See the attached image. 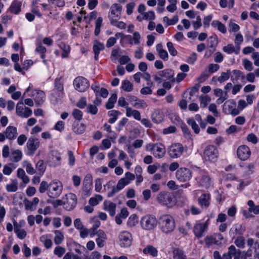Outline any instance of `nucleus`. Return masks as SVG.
I'll return each instance as SVG.
<instances>
[{
    "label": "nucleus",
    "instance_id": "f257e3e1",
    "mask_svg": "<svg viewBox=\"0 0 259 259\" xmlns=\"http://www.w3.org/2000/svg\"><path fill=\"white\" fill-rule=\"evenodd\" d=\"M64 95L63 82L61 78H57L54 81V88L50 95V101L54 105H56L61 102Z\"/></svg>",
    "mask_w": 259,
    "mask_h": 259
},
{
    "label": "nucleus",
    "instance_id": "f03ea898",
    "mask_svg": "<svg viewBox=\"0 0 259 259\" xmlns=\"http://www.w3.org/2000/svg\"><path fill=\"white\" fill-rule=\"evenodd\" d=\"M62 190V183L58 180H53L50 183L49 190L47 191V195L50 198L55 199L60 196Z\"/></svg>",
    "mask_w": 259,
    "mask_h": 259
},
{
    "label": "nucleus",
    "instance_id": "7ed1b4c3",
    "mask_svg": "<svg viewBox=\"0 0 259 259\" xmlns=\"http://www.w3.org/2000/svg\"><path fill=\"white\" fill-rule=\"evenodd\" d=\"M157 200L158 203L163 205L170 207L176 203V199L173 196L168 192H161L157 196Z\"/></svg>",
    "mask_w": 259,
    "mask_h": 259
},
{
    "label": "nucleus",
    "instance_id": "20e7f679",
    "mask_svg": "<svg viewBox=\"0 0 259 259\" xmlns=\"http://www.w3.org/2000/svg\"><path fill=\"white\" fill-rule=\"evenodd\" d=\"M73 85L77 91L84 92L89 88L90 83L87 78L82 76H78L74 79Z\"/></svg>",
    "mask_w": 259,
    "mask_h": 259
},
{
    "label": "nucleus",
    "instance_id": "39448f33",
    "mask_svg": "<svg viewBox=\"0 0 259 259\" xmlns=\"http://www.w3.org/2000/svg\"><path fill=\"white\" fill-rule=\"evenodd\" d=\"M64 208L68 211L73 210L77 204V197L72 193H68L63 198Z\"/></svg>",
    "mask_w": 259,
    "mask_h": 259
},
{
    "label": "nucleus",
    "instance_id": "423d86ee",
    "mask_svg": "<svg viewBox=\"0 0 259 259\" xmlns=\"http://www.w3.org/2000/svg\"><path fill=\"white\" fill-rule=\"evenodd\" d=\"M184 147L180 143H176L171 145L168 149L169 156L172 158L180 157L183 154Z\"/></svg>",
    "mask_w": 259,
    "mask_h": 259
},
{
    "label": "nucleus",
    "instance_id": "0eeeda50",
    "mask_svg": "<svg viewBox=\"0 0 259 259\" xmlns=\"http://www.w3.org/2000/svg\"><path fill=\"white\" fill-rule=\"evenodd\" d=\"M223 111L227 114L233 115H237L240 113L239 109L236 108V102L233 100H229L224 103Z\"/></svg>",
    "mask_w": 259,
    "mask_h": 259
},
{
    "label": "nucleus",
    "instance_id": "6e6552de",
    "mask_svg": "<svg viewBox=\"0 0 259 259\" xmlns=\"http://www.w3.org/2000/svg\"><path fill=\"white\" fill-rule=\"evenodd\" d=\"M203 155L205 160L212 161L218 157V151L214 146L208 145L205 148Z\"/></svg>",
    "mask_w": 259,
    "mask_h": 259
},
{
    "label": "nucleus",
    "instance_id": "1a4fd4ad",
    "mask_svg": "<svg viewBox=\"0 0 259 259\" xmlns=\"http://www.w3.org/2000/svg\"><path fill=\"white\" fill-rule=\"evenodd\" d=\"M176 177L180 182H187L189 181L192 177L191 171L189 168L181 167L176 171Z\"/></svg>",
    "mask_w": 259,
    "mask_h": 259
},
{
    "label": "nucleus",
    "instance_id": "9d476101",
    "mask_svg": "<svg viewBox=\"0 0 259 259\" xmlns=\"http://www.w3.org/2000/svg\"><path fill=\"white\" fill-rule=\"evenodd\" d=\"M16 114L22 118H28L32 115V110L28 107H24L22 102H19L16 106Z\"/></svg>",
    "mask_w": 259,
    "mask_h": 259
},
{
    "label": "nucleus",
    "instance_id": "9b49d317",
    "mask_svg": "<svg viewBox=\"0 0 259 259\" xmlns=\"http://www.w3.org/2000/svg\"><path fill=\"white\" fill-rule=\"evenodd\" d=\"M119 245L122 247H127L132 244V237L131 233L127 231H123L119 235Z\"/></svg>",
    "mask_w": 259,
    "mask_h": 259
},
{
    "label": "nucleus",
    "instance_id": "f8f14e48",
    "mask_svg": "<svg viewBox=\"0 0 259 259\" xmlns=\"http://www.w3.org/2000/svg\"><path fill=\"white\" fill-rule=\"evenodd\" d=\"M39 145L40 143L37 138H29L26 144V146L28 150L27 154L29 155H32L39 148Z\"/></svg>",
    "mask_w": 259,
    "mask_h": 259
},
{
    "label": "nucleus",
    "instance_id": "ddd939ff",
    "mask_svg": "<svg viewBox=\"0 0 259 259\" xmlns=\"http://www.w3.org/2000/svg\"><path fill=\"white\" fill-rule=\"evenodd\" d=\"M122 10V7L121 5L118 4H113L110 7V11L108 15V17L110 22H111V20H112V19H119L120 18Z\"/></svg>",
    "mask_w": 259,
    "mask_h": 259
},
{
    "label": "nucleus",
    "instance_id": "4468645a",
    "mask_svg": "<svg viewBox=\"0 0 259 259\" xmlns=\"http://www.w3.org/2000/svg\"><path fill=\"white\" fill-rule=\"evenodd\" d=\"M250 154L249 147L246 145L240 146L237 150V156L241 160H247L249 157Z\"/></svg>",
    "mask_w": 259,
    "mask_h": 259
},
{
    "label": "nucleus",
    "instance_id": "2eb2a0df",
    "mask_svg": "<svg viewBox=\"0 0 259 259\" xmlns=\"http://www.w3.org/2000/svg\"><path fill=\"white\" fill-rule=\"evenodd\" d=\"M141 224L142 227H155L157 224V221L154 216L146 215L141 219Z\"/></svg>",
    "mask_w": 259,
    "mask_h": 259
},
{
    "label": "nucleus",
    "instance_id": "dca6fc26",
    "mask_svg": "<svg viewBox=\"0 0 259 259\" xmlns=\"http://www.w3.org/2000/svg\"><path fill=\"white\" fill-rule=\"evenodd\" d=\"M149 146L151 147L150 150L156 158H160L165 155V150L163 145H150Z\"/></svg>",
    "mask_w": 259,
    "mask_h": 259
},
{
    "label": "nucleus",
    "instance_id": "f3484780",
    "mask_svg": "<svg viewBox=\"0 0 259 259\" xmlns=\"http://www.w3.org/2000/svg\"><path fill=\"white\" fill-rule=\"evenodd\" d=\"M31 97L37 105L42 104L45 101L46 95L44 92L41 90H34L32 92Z\"/></svg>",
    "mask_w": 259,
    "mask_h": 259
},
{
    "label": "nucleus",
    "instance_id": "a211bd4d",
    "mask_svg": "<svg viewBox=\"0 0 259 259\" xmlns=\"http://www.w3.org/2000/svg\"><path fill=\"white\" fill-rule=\"evenodd\" d=\"M210 194L209 193H203L198 199V204L202 208H207L210 204Z\"/></svg>",
    "mask_w": 259,
    "mask_h": 259
},
{
    "label": "nucleus",
    "instance_id": "6ab92c4d",
    "mask_svg": "<svg viewBox=\"0 0 259 259\" xmlns=\"http://www.w3.org/2000/svg\"><path fill=\"white\" fill-rule=\"evenodd\" d=\"M240 254V250L236 249V247L231 245L228 248V251L227 253L223 254L222 259H232V256L239 257Z\"/></svg>",
    "mask_w": 259,
    "mask_h": 259
},
{
    "label": "nucleus",
    "instance_id": "aec40b11",
    "mask_svg": "<svg viewBox=\"0 0 259 259\" xmlns=\"http://www.w3.org/2000/svg\"><path fill=\"white\" fill-rule=\"evenodd\" d=\"M116 206V203L108 200H105L103 203V209L107 211L111 217L115 215Z\"/></svg>",
    "mask_w": 259,
    "mask_h": 259
},
{
    "label": "nucleus",
    "instance_id": "412c9836",
    "mask_svg": "<svg viewBox=\"0 0 259 259\" xmlns=\"http://www.w3.org/2000/svg\"><path fill=\"white\" fill-rule=\"evenodd\" d=\"M198 179L201 186L208 187L210 185L211 180L207 172L204 171H200V177Z\"/></svg>",
    "mask_w": 259,
    "mask_h": 259
},
{
    "label": "nucleus",
    "instance_id": "4be33fe9",
    "mask_svg": "<svg viewBox=\"0 0 259 259\" xmlns=\"http://www.w3.org/2000/svg\"><path fill=\"white\" fill-rule=\"evenodd\" d=\"M159 224L162 226L174 227L175 221L172 217L169 215H165L160 217Z\"/></svg>",
    "mask_w": 259,
    "mask_h": 259
},
{
    "label": "nucleus",
    "instance_id": "5701e85b",
    "mask_svg": "<svg viewBox=\"0 0 259 259\" xmlns=\"http://www.w3.org/2000/svg\"><path fill=\"white\" fill-rule=\"evenodd\" d=\"M5 133L6 138L10 140L15 139L18 136L17 129L13 126H8L6 129Z\"/></svg>",
    "mask_w": 259,
    "mask_h": 259
},
{
    "label": "nucleus",
    "instance_id": "b1692460",
    "mask_svg": "<svg viewBox=\"0 0 259 259\" xmlns=\"http://www.w3.org/2000/svg\"><path fill=\"white\" fill-rule=\"evenodd\" d=\"M135 179V176L133 174L130 172H126L125 174L124 177L120 179L118 182L124 188L125 186L130 184Z\"/></svg>",
    "mask_w": 259,
    "mask_h": 259
},
{
    "label": "nucleus",
    "instance_id": "393cba45",
    "mask_svg": "<svg viewBox=\"0 0 259 259\" xmlns=\"http://www.w3.org/2000/svg\"><path fill=\"white\" fill-rule=\"evenodd\" d=\"M93 49L95 54L94 58L96 60H98L100 51L105 49V46L103 43L96 41L94 44Z\"/></svg>",
    "mask_w": 259,
    "mask_h": 259
},
{
    "label": "nucleus",
    "instance_id": "a878e982",
    "mask_svg": "<svg viewBox=\"0 0 259 259\" xmlns=\"http://www.w3.org/2000/svg\"><path fill=\"white\" fill-rule=\"evenodd\" d=\"M38 202L39 199L37 197L33 198L32 201H30L27 199H25L24 200V204L27 210L35 209Z\"/></svg>",
    "mask_w": 259,
    "mask_h": 259
},
{
    "label": "nucleus",
    "instance_id": "bb28decb",
    "mask_svg": "<svg viewBox=\"0 0 259 259\" xmlns=\"http://www.w3.org/2000/svg\"><path fill=\"white\" fill-rule=\"evenodd\" d=\"M158 74L160 77L175 81V79L174 78V71L170 69H166L162 71H159Z\"/></svg>",
    "mask_w": 259,
    "mask_h": 259
},
{
    "label": "nucleus",
    "instance_id": "cd10ccee",
    "mask_svg": "<svg viewBox=\"0 0 259 259\" xmlns=\"http://www.w3.org/2000/svg\"><path fill=\"white\" fill-rule=\"evenodd\" d=\"M73 131L77 135L83 134L85 131V126L79 122H74L72 126Z\"/></svg>",
    "mask_w": 259,
    "mask_h": 259
},
{
    "label": "nucleus",
    "instance_id": "c85d7f7f",
    "mask_svg": "<svg viewBox=\"0 0 259 259\" xmlns=\"http://www.w3.org/2000/svg\"><path fill=\"white\" fill-rule=\"evenodd\" d=\"M21 7V3L20 2L14 1L12 3L9 10L11 13L17 15L20 12Z\"/></svg>",
    "mask_w": 259,
    "mask_h": 259
},
{
    "label": "nucleus",
    "instance_id": "c756f323",
    "mask_svg": "<svg viewBox=\"0 0 259 259\" xmlns=\"http://www.w3.org/2000/svg\"><path fill=\"white\" fill-rule=\"evenodd\" d=\"M156 49L159 57L164 61H167L168 59V55L167 51L162 48V45L161 44H158L156 46Z\"/></svg>",
    "mask_w": 259,
    "mask_h": 259
},
{
    "label": "nucleus",
    "instance_id": "7c9ffc66",
    "mask_svg": "<svg viewBox=\"0 0 259 259\" xmlns=\"http://www.w3.org/2000/svg\"><path fill=\"white\" fill-rule=\"evenodd\" d=\"M59 48L62 50L61 56L63 58H66L68 57L70 52V47L69 45L64 42H60L58 45Z\"/></svg>",
    "mask_w": 259,
    "mask_h": 259
},
{
    "label": "nucleus",
    "instance_id": "2f4dec72",
    "mask_svg": "<svg viewBox=\"0 0 259 259\" xmlns=\"http://www.w3.org/2000/svg\"><path fill=\"white\" fill-rule=\"evenodd\" d=\"M172 253L174 259H187V255L184 251L179 248H174Z\"/></svg>",
    "mask_w": 259,
    "mask_h": 259
},
{
    "label": "nucleus",
    "instance_id": "473e14b6",
    "mask_svg": "<svg viewBox=\"0 0 259 259\" xmlns=\"http://www.w3.org/2000/svg\"><path fill=\"white\" fill-rule=\"evenodd\" d=\"M211 26L213 27H217L218 30L223 34L227 32V28L226 26L219 20H213L211 22Z\"/></svg>",
    "mask_w": 259,
    "mask_h": 259
},
{
    "label": "nucleus",
    "instance_id": "72a5a7b5",
    "mask_svg": "<svg viewBox=\"0 0 259 259\" xmlns=\"http://www.w3.org/2000/svg\"><path fill=\"white\" fill-rule=\"evenodd\" d=\"M18 181L17 179L11 180V183L6 186V189L9 192H15L18 190Z\"/></svg>",
    "mask_w": 259,
    "mask_h": 259
},
{
    "label": "nucleus",
    "instance_id": "f704fd0d",
    "mask_svg": "<svg viewBox=\"0 0 259 259\" xmlns=\"http://www.w3.org/2000/svg\"><path fill=\"white\" fill-rule=\"evenodd\" d=\"M144 254H149L153 257L157 255L158 251L157 249L152 245H149L147 246L143 250Z\"/></svg>",
    "mask_w": 259,
    "mask_h": 259
},
{
    "label": "nucleus",
    "instance_id": "c9c22d12",
    "mask_svg": "<svg viewBox=\"0 0 259 259\" xmlns=\"http://www.w3.org/2000/svg\"><path fill=\"white\" fill-rule=\"evenodd\" d=\"M36 170L38 174L40 176H42L46 170V165L42 160H39L36 164Z\"/></svg>",
    "mask_w": 259,
    "mask_h": 259
},
{
    "label": "nucleus",
    "instance_id": "e433bc0d",
    "mask_svg": "<svg viewBox=\"0 0 259 259\" xmlns=\"http://www.w3.org/2000/svg\"><path fill=\"white\" fill-rule=\"evenodd\" d=\"M252 250L251 248L248 249L247 251H241L239 255V258L241 259H255L254 255L252 254Z\"/></svg>",
    "mask_w": 259,
    "mask_h": 259
},
{
    "label": "nucleus",
    "instance_id": "4c0bfd02",
    "mask_svg": "<svg viewBox=\"0 0 259 259\" xmlns=\"http://www.w3.org/2000/svg\"><path fill=\"white\" fill-rule=\"evenodd\" d=\"M187 123L191 126L192 129L196 134H198L200 132V128L198 124L196 123L195 119L189 118L187 119Z\"/></svg>",
    "mask_w": 259,
    "mask_h": 259
},
{
    "label": "nucleus",
    "instance_id": "58836bf2",
    "mask_svg": "<svg viewBox=\"0 0 259 259\" xmlns=\"http://www.w3.org/2000/svg\"><path fill=\"white\" fill-rule=\"evenodd\" d=\"M17 176L22 180L24 184H26L29 182V177L26 175L25 171L22 168L18 169Z\"/></svg>",
    "mask_w": 259,
    "mask_h": 259
},
{
    "label": "nucleus",
    "instance_id": "ea45409f",
    "mask_svg": "<svg viewBox=\"0 0 259 259\" xmlns=\"http://www.w3.org/2000/svg\"><path fill=\"white\" fill-rule=\"evenodd\" d=\"M12 160L15 162L20 161L22 158V152L20 150H14L12 151Z\"/></svg>",
    "mask_w": 259,
    "mask_h": 259
},
{
    "label": "nucleus",
    "instance_id": "a19ab883",
    "mask_svg": "<svg viewBox=\"0 0 259 259\" xmlns=\"http://www.w3.org/2000/svg\"><path fill=\"white\" fill-rule=\"evenodd\" d=\"M98 228H93L92 232H91L90 236L93 237L95 235L98 236V238L107 239L106 235L105 232L102 230H97Z\"/></svg>",
    "mask_w": 259,
    "mask_h": 259
},
{
    "label": "nucleus",
    "instance_id": "79ce46f5",
    "mask_svg": "<svg viewBox=\"0 0 259 259\" xmlns=\"http://www.w3.org/2000/svg\"><path fill=\"white\" fill-rule=\"evenodd\" d=\"M117 96L116 94H113L109 98L108 102L106 104V108L107 109H110L114 107V105L117 101Z\"/></svg>",
    "mask_w": 259,
    "mask_h": 259
},
{
    "label": "nucleus",
    "instance_id": "37998d69",
    "mask_svg": "<svg viewBox=\"0 0 259 259\" xmlns=\"http://www.w3.org/2000/svg\"><path fill=\"white\" fill-rule=\"evenodd\" d=\"M133 84L128 80L122 81L121 88L125 92H130L133 90Z\"/></svg>",
    "mask_w": 259,
    "mask_h": 259
},
{
    "label": "nucleus",
    "instance_id": "c03bdc74",
    "mask_svg": "<svg viewBox=\"0 0 259 259\" xmlns=\"http://www.w3.org/2000/svg\"><path fill=\"white\" fill-rule=\"evenodd\" d=\"M16 166L12 163H10L4 166L3 170V173L5 175L9 176L12 172L13 169L16 168Z\"/></svg>",
    "mask_w": 259,
    "mask_h": 259
},
{
    "label": "nucleus",
    "instance_id": "a18cd8bd",
    "mask_svg": "<svg viewBox=\"0 0 259 259\" xmlns=\"http://www.w3.org/2000/svg\"><path fill=\"white\" fill-rule=\"evenodd\" d=\"M207 228H193V232L196 237L199 238L204 236Z\"/></svg>",
    "mask_w": 259,
    "mask_h": 259
},
{
    "label": "nucleus",
    "instance_id": "49530a36",
    "mask_svg": "<svg viewBox=\"0 0 259 259\" xmlns=\"http://www.w3.org/2000/svg\"><path fill=\"white\" fill-rule=\"evenodd\" d=\"M239 50L240 47H238L237 50H235V48L232 44H229L227 46L224 47L223 48V51L228 54H231L235 52V54H238L239 52Z\"/></svg>",
    "mask_w": 259,
    "mask_h": 259
},
{
    "label": "nucleus",
    "instance_id": "de8ad7c7",
    "mask_svg": "<svg viewBox=\"0 0 259 259\" xmlns=\"http://www.w3.org/2000/svg\"><path fill=\"white\" fill-rule=\"evenodd\" d=\"M211 98L207 95H201L199 97V101L200 102V107L205 108L208 103L210 102Z\"/></svg>",
    "mask_w": 259,
    "mask_h": 259
},
{
    "label": "nucleus",
    "instance_id": "09e8293b",
    "mask_svg": "<svg viewBox=\"0 0 259 259\" xmlns=\"http://www.w3.org/2000/svg\"><path fill=\"white\" fill-rule=\"evenodd\" d=\"M123 187L118 182L116 186L113 187L111 192L108 193L107 196L108 197H112L115 195L116 193L118 192L119 191L122 190Z\"/></svg>",
    "mask_w": 259,
    "mask_h": 259
},
{
    "label": "nucleus",
    "instance_id": "8fccbe9b",
    "mask_svg": "<svg viewBox=\"0 0 259 259\" xmlns=\"http://www.w3.org/2000/svg\"><path fill=\"white\" fill-rule=\"evenodd\" d=\"M133 106L138 109H145L148 105L144 100L138 99Z\"/></svg>",
    "mask_w": 259,
    "mask_h": 259
},
{
    "label": "nucleus",
    "instance_id": "3c124183",
    "mask_svg": "<svg viewBox=\"0 0 259 259\" xmlns=\"http://www.w3.org/2000/svg\"><path fill=\"white\" fill-rule=\"evenodd\" d=\"M230 76V70H227L226 72H222L221 75L218 77V81L220 83H222L227 80Z\"/></svg>",
    "mask_w": 259,
    "mask_h": 259
},
{
    "label": "nucleus",
    "instance_id": "603ef678",
    "mask_svg": "<svg viewBox=\"0 0 259 259\" xmlns=\"http://www.w3.org/2000/svg\"><path fill=\"white\" fill-rule=\"evenodd\" d=\"M52 160L54 163L53 164V166H56L57 165L60 164L61 160L60 155L57 153V152L53 151L52 152Z\"/></svg>",
    "mask_w": 259,
    "mask_h": 259
},
{
    "label": "nucleus",
    "instance_id": "864d4df0",
    "mask_svg": "<svg viewBox=\"0 0 259 259\" xmlns=\"http://www.w3.org/2000/svg\"><path fill=\"white\" fill-rule=\"evenodd\" d=\"M141 36L139 32L135 31L133 33V36L132 39H130V44L139 45L140 43V39Z\"/></svg>",
    "mask_w": 259,
    "mask_h": 259
},
{
    "label": "nucleus",
    "instance_id": "5fc2aeb1",
    "mask_svg": "<svg viewBox=\"0 0 259 259\" xmlns=\"http://www.w3.org/2000/svg\"><path fill=\"white\" fill-rule=\"evenodd\" d=\"M110 23L111 25L118 27L119 29H123L126 28V24L122 21H118L116 19H112Z\"/></svg>",
    "mask_w": 259,
    "mask_h": 259
},
{
    "label": "nucleus",
    "instance_id": "6e6d98bb",
    "mask_svg": "<svg viewBox=\"0 0 259 259\" xmlns=\"http://www.w3.org/2000/svg\"><path fill=\"white\" fill-rule=\"evenodd\" d=\"M55 233L54 242L56 244L59 245L61 243L64 239L63 235L58 230H56Z\"/></svg>",
    "mask_w": 259,
    "mask_h": 259
},
{
    "label": "nucleus",
    "instance_id": "4d7b16f0",
    "mask_svg": "<svg viewBox=\"0 0 259 259\" xmlns=\"http://www.w3.org/2000/svg\"><path fill=\"white\" fill-rule=\"evenodd\" d=\"M14 231L17 234V237L21 239L24 238L26 235V232L21 228H14Z\"/></svg>",
    "mask_w": 259,
    "mask_h": 259
},
{
    "label": "nucleus",
    "instance_id": "13d9d810",
    "mask_svg": "<svg viewBox=\"0 0 259 259\" xmlns=\"http://www.w3.org/2000/svg\"><path fill=\"white\" fill-rule=\"evenodd\" d=\"M72 115L75 120L79 121L82 118L83 113L79 109H74L72 111Z\"/></svg>",
    "mask_w": 259,
    "mask_h": 259
},
{
    "label": "nucleus",
    "instance_id": "bf43d9fd",
    "mask_svg": "<svg viewBox=\"0 0 259 259\" xmlns=\"http://www.w3.org/2000/svg\"><path fill=\"white\" fill-rule=\"evenodd\" d=\"M47 202L52 204L54 208H57L59 206L63 205L64 203L63 200H52L51 199H47Z\"/></svg>",
    "mask_w": 259,
    "mask_h": 259
},
{
    "label": "nucleus",
    "instance_id": "052dcab7",
    "mask_svg": "<svg viewBox=\"0 0 259 259\" xmlns=\"http://www.w3.org/2000/svg\"><path fill=\"white\" fill-rule=\"evenodd\" d=\"M86 110L88 113L93 115H96L98 111L97 107L96 105L93 104H89L87 105Z\"/></svg>",
    "mask_w": 259,
    "mask_h": 259
},
{
    "label": "nucleus",
    "instance_id": "680f3d73",
    "mask_svg": "<svg viewBox=\"0 0 259 259\" xmlns=\"http://www.w3.org/2000/svg\"><path fill=\"white\" fill-rule=\"evenodd\" d=\"M234 243L239 248H243L245 247V239L242 236L238 237L235 239Z\"/></svg>",
    "mask_w": 259,
    "mask_h": 259
},
{
    "label": "nucleus",
    "instance_id": "e2e57ef3",
    "mask_svg": "<svg viewBox=\"0 0 259 259\" xmlns=\"http://www.w3.org/2000/svg\"><path fill=\"white\" fill-rule=\"evenodd\" d=\"M209 47L214 49L218 44V38L216 35L210 36L208 38Z\"/></svg>",
    "mask_w": 259,
    "mask_h": 259
},
{
    "label": "nucleus",
    "instance_id": "0e129e2a",
    "mask_svg": "<svg viewBox=\"0 0 259 259\" xmlns=\"http://www.w3.org/2000/svg\"><path fill=\"white\" fill-rule=\"evenodd\" d=\"M36 48L35 50L36 53L38 54L46 53L47 52V49L46 47L42 46L41 42H36Z\"/></svg>",
    "mask_w": 259,
    "mask_h": 259
},
{
    "label": "nucleus",
    "instance_id": "69168bd1",
    "mask_svg": "<svg viewBox=\"0 0 259 259\" xmlns=\"http://www.w3.org/2000/svg\"><path fill=\"white\" fill-rule=\"evenodd\" d=\"M50 184H48L47 182L43 181L40 183V186L39 188V192L40 193H44L46 191L49 190Z\"/></svg>",
    "mask_w": 259,
    "mask_h": 259
},
{
    "label": "nucleus",
    "instance_id": "338daca9",
    "mask_svg": "<svg viewBox=\"0 0 259 259\" xmlns=\"http://www.w3.org/2000/svg\"><path fill=\"white\" fill-rule=\"evenodd\" d=\"M242 65L245 70L250 71L253 69V66L252 62L247 59H245L242 61Z\"/></svg>",
    "mask_w": 259,
    "mask_h": 259
},
{
    "label": "nucleus",
    "instance_id": "774afa93",
    "mask_svg": "<svg viewBox=\"0 0 259 259\" xmlns=\"http://www.w3.org/2000/svg\"><path fill=\"white\" fill-rule=\"evenodd\" d=\"M220 69V65L217 64H209L207 66V71L208 73H213L217 72Z\"/></svg>",
    "mask_w": 259,
    "mask_h": 259
}]
</instances>
